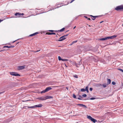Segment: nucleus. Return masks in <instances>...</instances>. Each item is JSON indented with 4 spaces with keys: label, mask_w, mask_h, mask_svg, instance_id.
Segmentation results:
<instances>
[{
    "label": "nucleus",
    "mask_w": 123,
    "mask_h": 123,
    "mask_svg": "<svg viewBox=\"0 0 123 123\" xmlns=\"http://www.w3.org/2000/svg\"><path fill=\"white\" fill-rule=\"evenodd\" d=\"M48 31L51 32H47L46 33V34L48 35H51L55 34V32H57V31L53 30H49Z\"/></svg>",
    "instance_id": "1"
},
{
    "label": "nucleus",
    "mask_w": 123,
    "mask_h": 123,
    "mask_svg": "<svg viewBox=\"0 0 123 123\" xmlns=\"http://www.w3.org/2000/svg\"><path fill=\"white\" fill-rule=\"evenodd\" d=\"M54 35H55L56 36V37H55V38H66L65 37L68 35L67 34L63 36H60L58 34H56L55 33V34H54Z\"/></svg>",
    "instance_id": "2"
},
{
    "label": "nucleus",
    "mask_w": 123,
    "mask_h": 123,
    "mask_svg": "<svg viewBox=\"0 0 123 123\" xmlns=\"http://www.w3.org/2000/svg\"><path fill=\"white\" fill-rule=\"evenodd\" d=\"M115 9L118 11H123V5L117 6L115 8Z\"/></svg>",
    "instance_id": "3"
},
{
    "label": "nucleus",
    "mask_w": 123,
    "mask_h": 123,
    "mask_svg": "<svg viewBox=\"0 0 123 123\" xmlns=\"http://www.w3.org/2000/svg\"><path fill=\"white\" fill-rule=\"evenodd\" d=\"M15 15L16 16V18H19L21 17V16H23L24 15V13H20L19 12H16L15 14Z\"/></svg>",
    "instance_id": "4"
},
{
    "label": "nucleus",
    "mask_w": 123,
    "mask_h": 123,
    "mask_svg": "<svg viewBox=\"0 0 123 123\" xmlns=\"http://www.w3.org/2000/svg\"><path fill=\"white\" fill-rule=\"evenodd\" d=\"M9 73L10 74H11L12 75H13V76H20V75L19 74L17 73L16 72H10Z\"/></svg>",
    "instance_id": "5"
},
{
    "label": "nucleus",
    "mask_w": 123,
    "mask_h": 123,
    "mask_svg": "<svg viewBox=\"0 0 123 123\" xmlns=\"http://www.w3.org/2000/svg\"><path fill=\"white\" fill-rule=\"evenodd\" d=\"M43 105L41 104H39L38 105H36L33 106H32L31 107H28L29 108H33L36 107H42Z\"/></svg>",
    "instance_id": "6"
},
{
    "label": "nucleus",
    "mask_w": 123,
    "mask_h": 123,
    "mask_svg": "<svg viewBox=\"0 0 123 123\" xmlns=\"http://www.w3.org/2000/svg\"><path fill=\"white\" fill-rule=\"evenodd\" d=\"M117 36V35H114L110 37H107L104 38H116Z\"/></svg>",
    "instance_id": "7"
},
{
    "label": "nucleus",
    "mask_w": 123,
    "mask_h": 123,
    "mask_svg": "<svg viewBox=\"0 0 123 123\" xmlns=\"http://www.w3.org/2000/svg\"><path fill=\"white\" fill-rule=\"evenodd\" d=\"M25 66H18V67L17 69L18 70H19L24 69L25 68Z\"/></svg>",
    "instance_id": "8"
},
{
    "label": "nucleus",
    "mask_w": 123,
    "mask_h": 123,
    "mask_svg": "<svg viewBox=\"0 0 123 123\" xmlns=\"http://www.w3.org/2000/svg\"><path fill=\"white\" fill-rule=\"evenodd\" d=\"M77 105H78V106H80V107H83L85 108H87L86 106V105H83V104H77Z\"/></svg>",
    "instance_id": "9"
},
{
    "label": "nucleus",
    "mask_w": 123,
    "mask_h": 123,
    "mask_svg": "<svg viewBox=\"0 0 123 123\" xmlns=\"http://www.w3.org/2000/svg\"><path fill=\"white\" fill-rule=\"evenodd\" d=\"M37 99H39V100H46L45 97H42L39 98H38Z\"/></svg>",
    "instance_id": "10"
},
{
    "label": "nucleus",
    "mask_w": 123,
    "mask_h": 123,
    "mask_svg": "<svg viewBox=\"0 0 123 123\" xmlns=\"http://www.w3.org/2000/svg\"><path fill=\"white\" fill-rule=\"evenodd\" d=\"M39 33L38 32H35L34 33H33L32 34H31L29 36V37H31L34 36H35L36 35L38 34Z\"/></svg>",
    "instance_id": "11"
},
{
    "label": "nucleus",
    "mask_w": 123,
    "mask_h": 123,
    "mask_svg": "<svg viewBox=\"0 0 123 123\" xmlns=\"http://www.w3.org/2000/svg\"><path fill=\"white\" fill-rule=\"evenodd\" d=\"M73 97L74 98L78 99L79 100H82V98H76V96L74 94H73Z\"/></svg>",
    "instance_id": "12"
},
{
    "label": "nucleus",
    "mask_w": 123,
    "mask_h": 123,
    "mask_svg": "<svg viewBox=\"0 0 123 123\" xmlns=\"http://www.w3.org/2000/svg\"><path fill=\"white\" fill-rule=\"evenodd\" d=\"M111 80L110 79H107V83L106 84L107 85H108L109 84H110L111 83Z\"/></svg>",
    "instance_id": "13"
},
{
    "label": "nucleus",
    "mask_w": 123,
    "mask_h": 123,
    "mask_svg": "<svg viewBox=\"0 0 123 123\" xmlns=\"http://www.w3.org/2000/svg\"><path fill=\"white\" fill-rule=\"evenodd\" d=\"M87 118L92 121L93 118L91 117V116L87 115Z\"/></svg>",
    "instance_id": "14"
},
{
    "label": "nucleus",
    "mask_w": 123,
    "mask_h": 123,
    "mask_svg": "<svg viewBox=\"0 0 123 123\" xmlns=\"http://www.w3.org/2000/svg\"><path fill=\"white\" fill-rule=\"evenodd\" d=\"M87 118L92 121L93 118L91 117V116L87 115Z\"/></svg>",
    "instance_id": "15"
},
{
    "label": "nucleus",
    "mask_w": 123,
    "mask_h": 123,
    "mask_svg": "<svg viewBox=\"0 0 123 123\" xmlns=\"http://www.w3.org/2000/svg\"><path fill=\"white\" fill-rule=\"evenodd\" d=\"M45 99L46 100L47 99L52 98H53V97L50 96H46L45 97Z\"/></svg>",
    "instance_id": "16"
},
{
    "label": "nucleus",
    "mask_w": 123,
    "mask_h": 123,
    "mask_svg": "<svg viewBox=\"0 0 123 123\" xmlns=\"http://www.w3.org/2000/svg\"><path fill=\"white\" fill-rule=\"evenodd\" d=\"M52 89V88L50 87H48L46 88L45 89L46 90V91L47 92L49 91V90H51Z\"/></svg>",
    "instance_id": "17"
},
{
    "label": "nucleus",
    "mask_w": 123,
    "mask_h": 123,
    "mask_svg": "<svg viewBox=\"0 0 123 123\" xmlns=\"http://www.w3.org/2000/svg\"><path fill=\"white\" fill-rule=\"evenodd\" d=\"M77 40H76V41H73L72 42V43H71L69 45H70V46H71L73 44H74V43H76L77 42Z\"/></svg>",
    "instance_id": "18"
},
{
    "label": "nucleus",
    "mask_w": 123,
    "mask_h": 123,
    "mask_svg": "<svg viewBox=\"0 0 123 123\" xmlns=\"http://www.w3.org/2000/svg\"><path fill=\"white\" fill-rule=\"evenodd\" d=\"M91 121L93 122L94 123H95L96 122H97V121L96 120L94 119L93 118Z\"/></svg>",
    "instance_id": "19"
},
{
    "label": "nucleus",
    "mask_w": 123,
    "mask_h": 123,
    "mask_svg": "<svg viewBox=\"0 0 123 123\" xmlns=\"http://www.w3.org/2000/svg\"><path fill=\"white\" fill-rule=\"evenodd\" d=\"M65 28H63L60 30H59L58 31H60V32H61L65 30Z\"/></svg>",
    "instance_id": "20"
},
{
    "label": "nucleus",
    "mask_w": 123,
    "mask_h": 123,
    "mask_svg": "<svg viewBox=\"0 0 123 123\" xmlns=\"http://www.w3.org/2000/svg\"><path fill=\"white\" fill-rule=\"evenodd\" d=\"M90 16L92 17V19L93 20H94L96 19L94 16H93L92 15H90Z\"/></svg>",
    "instance_id": "21"
},
{
    "label": "nucleus",
    "mask_w": 123,
    "mask_h": 123,
    "mask_svg": "<svg viewBox=\"0 0 123 123\" xmlns=\"http://www.w3.org/2000/svg\"><path fill=\"white\" fill-rule=\"evenodd\" d=\"M10 46H4L3 47V48H10Z\"/></svg>",
    "instance_id": "22"
},
{
    "label": "nucleus",
    "mask_w": 123,
    "mask_h": 123,
    "mask_svg": "<svg viewBox=\"0 0 123 123\" xmlns=\"http://www.w3.org/2000/svg\"><path fill=\"white\" fill-rule=\"evenodd\" d=\"M46 92H47L46 91V89H45L44 90L42 91L41 92V93H44Z\"/></svg>",
    "instance_id": "23"
},
{
    "label": "nucleus",
    "mask_w": 123,
    "mask_h": 123,
    "mask_svg": "<svg viewBox=\"0 0 123 123\" xmlns=\"http://www.w3.org/2000/svg\"><path fill=\"white\" fill-rule=\"evenodd\" d=\"M81 91L82 92H84L86 91V89L84 88H82L81 89Z\"/></svg>",
    "instance_id": "24"
},
{
    "label": "nucleus",
    "mask_w": 123,
    "mask_h": 123,
    "mask_svg": "<svg viewBox=\"0 0 123 123\" xmlns=\"http://www.w3.org/2000/svg\"><path fill=\"white\" fill-rule=\"evenodd\" d=\"M106 83L104 84H103V86L104 88L106 87Z\"/></svg>",
    "instance_id": "25"
},
{
    "label": "nucleus",
    "mask_w": 123,
    "mask_h": 123,
    "mask_svg": "<svg viewBox=\"0 0 123 123\" xmlns=\"http://www.w3.org/2000/svg\"><path fill=\"white\" fill-rule=\"evenodd\" d=\"M68 61V59H62V61Z\"/></svg>",
    "instance_id": "26"
},
{
    "label": "nucleus",
    "mask_w": 123,
    "mask_h": 123,
    "mask_svg": "<svg viewBox=\"0 0 123 123\" xmlns=\"http://www.w3.org/2000/svg\"><path fill=\"white\" fill-rule=\"evenodd\" d=\"M84 17L86 18H87V19L89 20H90L91 19L90 18H88V17L86 16H84Z\"/></svg>",
    "instance_id": "27"
},
{
    "label": "nucleus",
    "mask_w": 123,
    "mask_h": 123,
    "mask_svg": "<svg viewBox=\"0 0 123 123\" xmlns=\"http://www.w3.org/2000/svg\"><path fill=\"white\" fill-rule=\"evenodd\" d=\"M58 59L59 61H61L62 60V59L60 56H58Z\"/></svg>",
    "instance_id": "28"
},
{
    "label": "nucleus",
    "mask_w": 123,
    "mask_h": 123,
    "mask_svg": "<svg viewBox=\"0 0 123 123\" xmlns=\"http://www.w3.org/2000/svg\"><path fill=\"white\" fill-rule=\"evenodd\" d=\"M107 39H98L100 41H104L106 40Z\"/></svg>",
    "instance_id": "29"
},
{
    "label": "nucleus",
    "mask_w": 123,
    "mask_h": 123,
    "mask_svg": "<svg viewBox=\"0 0 123 123\" xmlns=\"http://www.w3.org/2000/svg\"><path fill=\"white\" fill-rule=\"evenodd\" d=\"M65 39H59L58 40H56V41H62L63 40H64Z\"/></svg>",
    "instance_id": "30"
},
{
    "label": "nucleus",
    "mask_w": 123,
    "mask_h": 123,
    "mask_svg": "<svg viewBox=\"0 0 123 123\" xmlns=\"http://www.w3.org/2000/svg\"><path fill=\"white\" fill-rule=\"evenodd\" d=\"M87 96V95L86 94H84L83 95H82V96L84 97H86Z\"/></svg>",
    "instance_id": "31"
},
{
    "label": "nucleus",
    "mask_w": 123,
    "mask_h": 123,
    "mask_svg": "<svg viewBox=\"0 0 123 123\" xmlns=\"http://www.w3.org/2000/svg\"><path fill=\"white\" fill-rule=\"evenodd\" d=\"M74 64H75V66L77 67H78L79 66H78V65L76 63H74Z\"/></svg>",
    "instance_id": "32"
},
{
    "label": "nucleus",
    "mask_w": 123,
    "mask_h": 123,
    "mask_svg": "<svg viewBox=\"0 0 123 123\" xmlns=\"http://www.w3.org/2000/svg\"><path fill=\"white\" fill-rule=\"evenodd\" d=\"M112 83L113 85H115L116 84V83L114 81L112 82Z\"/></svg>",
    "instance_id": "33"
},
{
    "label": "nucleus",
    "mask_w": 123,
    "mask_h": 123,
    "mask_svg": "<svg viewBox=\"0 0 123 123\" xmlns=\"http://www.w3.org/2000/svg\"><path fill=\"white\" fill-rule=\"evenodd\" d=\"M118 70H120V71H122V72L123 73V70L121 69H120V68L118 69Z\"/></svg>",
    "instance_id": "34"
},
{
    "label": "nucleus",
    "mask_w": 123,
    "mask_h": 123,
    "mask_svg": "<svg viewBox=\"0 0 123 123\" xmlns=\"http://www.w3.org/2000/svg\"><path fill=\"white\" fill-rule=\"evenodd\" d=\"M74 77L76 78H78V77L77 75H74Z\"/></svg>",
    "instance_id": "35"
},
{
    "label": "nucleus",
    "mask_w": 123,
    "mask_h": 123,
    "mask_svg": "<svg viewBox=\"0 0 123 123\" xmlns=\"http://www.w3.org/2000/svg\"><path fill=\"white\" fill-rule=\"evenodd\" d=\"M94 16L95 17V18H96L99 17H100V16Z\"/></svg>",
    "instance_id": "36"
},
{
    "label": "nucleus",
    "mask_w": 123,
    "mask_h": 123,
    "mask_svg": "<svg viewBox=\"0 0 123 123\" xmlns=\"http://www.w3.org/2000/svg\"><path fill=\"white\" fill-rule=\"evenodd\" d=\"M96 99L95 98L93 97V98H91L90 99L91 100H93V99Z\"/></svg>",
    "instance_id": "37"
},
{
    "label": "nucleus",
    "mask_w": 123,
    "mask_h": 123,
    "mask_svg": "<svg viewBox=\"0 0 123 123\" xmlns=\"http://www.w3.org/2000/svg\"><path fill=\"white\" fill-rule=\"evenodd\" d=\"M28 107V106H26L24 107H23V108L24 109H26V107H27L28 108H29V107Z\"/></svg>",
    "instance_id": "38"
},
{
    "label": "nucleus",
    "mask_w": 123,
    "mask_h": 123,
    "mask_svg": "<svg viewBox=\"0 0 123 123\" xmlns=\"http://www.w3.org/2000/svg\"><path fill=\"white\" fill-rule=\"evenodd\" d=\"M88 87L87 86L86 87V89H85L86 90H88Z\"/></svg>",
    "instance_id": "39"
},
{
    "label": "nucleus",
    "mask_w": 123,
    "mask_h": 123,
    "mask_svg": "<svg viewBox=\"0 0 123 123\" xmlns=\"http://www.w3.org/2000/svg\"><path fill=\"white\" fill-rule=\"evenodd\" d=\"M93 89V88H92L91 87L90 88L89 90L90 91H92Z\"/></svg>",
    "instance_id": "40"
},
{
    "label": "nucleus",
    "mask_w": 123,
    "mask_h": 123,
    "mask_svg": "<svg viewBox=\"0 0 123 123\" xmlns=\"http://www.w3.org/2000/svg\"><path fill=\"white\" fill-rule=\"evenodd\" d=\"M14 46H10V48H13L14 47Z\"/></svg>",
    "instance_id": "41"
},
{
    "label": "nucleus",
    "mask_w": 123,
    "mask_h": 123,
    "mask_svg": "<svg viewBox=\"0 0 123 123\" xmlns=\"http://www.w3.org/2000/svg\"><path fill=\"white\" fill-rule=\"evenodd\" d=\"M98 86H102V85L101 84H99L98 85Z\"/></svg>",
    "instance_id": "42"
},
{
    "label": "nucleus",
    "mask_w": 123,
    "mask_h": 123,
    "mask_svg": "<svg viewBox=\"0 0 123 123\" xmlns=\"http://www.w3.org/2000/svg\"><path fill=\"white\" fill-rule=\"evenodd\" d=\"M79 96L80 97L79 98H82V96H81L80 95H79Z\"/></svg>",
    "instance_id": "43"
},
{
    "label": "nucleus",
    "mask_w": 123,
    "mask_h": 123,
    "mask_svg": "<svg viewBox=\"0 0 123 123\" xmlns=\"http://www.w3.org/2000/svg\"><path fill=\"white\" fill-rule=\"evenodd\" d=\"M40 49L39 50H37V51H35V52H38V51H40Z\"/></svg>",
    "instance_id": "44"
},
{
    "label": "nucleus",
    "mask_w": 123,
    "mask_h": 123,
    "mask_svg": "<svg viewBox=\"0 0 123 123\" xmlns=\"http://www.w3.org/2000/svg\"><path fill=\"white\" fill-rule=\"evenodd\" d=\"M17 40H16L15 41H14L12 42V43H14L15 42H16V41H17Z\"/></svg>",
    "instance_id": "45"
},
{
    "label": "nucleus",
    "mask_w": 123,
    "mask_h": 123,
    "mask_svg": "<svg viewBox=\"0 0 123 123\" xmlns=\"http://www.w3.org/2000/svg\"><path fill=\"white\" fill-rule=\"evenodd\" d=\"M86 92H89V91H88V90H86Z\"/></svg>",
    "instance_id": "46"
},
{
    "label": "nucleus",
    "mask_w": 123,
    "mask_h": 123,
    "mask_svg": "<svg viewBox=\"0 0 123 123\" xmlns=\"http://www.w3.org/2000/svg\"><path fill=\"white\" fill-rule=\"evenodd\" d=\"M87 25H88L89 27H90V26H91V25H88V24H87Z\"/></svg>",
    "instance_id": "47"
},
{
    "label": "nucleus",
    "mask_w": 123,
    "mask_h": 123,
    "mask_svg": "<svg viewBox=\"0 0 123 123\" xmlns=\"http://www.w3.org/2000/svg\"><path fill=\"white\" fill-rule=\"evenodd\" d=\"M7 50V49H4L3 50Z\"/></svg>",
    "instance_id": "48"
},
{
    "label": "nucleus",
    "mask_w": 123,
    "mask_h": 123,
    "mask_svg": "<svg viewBox=\"0 0 123 123\" xmlns=\"http://www.w3.org/2000/svg\"><path fill=\"white\" fill-rule=\"evenodd\" d=\"M66 89L67 90H68V87H66Z\"/></svg>",
    "instance_id": "49"
},
{
    "label": "nucleus",
    "mask_w": 123,
    "mask_h": 123,
    "mask_svg": "<svg viewBox=\"0 0 123 123\" xmlns=\"http://www.w3.org/2000/svg\"><path fill=\"white\" fill-rule=\"evenodd\" d=\"M76 27V26H75L74 28H73V29H74Z\"/></svg>",
    "instance_id": "50"
},
{
    "label": "nucleus",
    "mask_w": 123,
    "mask_h": 123,
    "mask_svg": "<svg viewBox=\"0 0 123 123\" xmlns=\"http://www.w3.org/2000/svg\"><path fill=\"white\" fill-rule=\"evenodd\" d=\"M103 22V21H101V22H100V23H102Z\"/></svg>",
    "instance_id": "51"
},
{
    "label": "nucleus",
    "mask_w": 123,
    "mask_h": 123,
    "mask_svg": "<svg viewBox=\"0 0 123 123\" xmlns=\"http://www.w3.org/2000/svg\"><path fill=\"white\" fill-rule=\"evenodd\" d=\"M19 42H18V43H16V44H18V43H19Z\"/></svg>",
    "instance_id": "52"
},
{
    "label": "nucleus",
    "mask_w": 123,
    "mask_h": 123,
    "mask_svg": "<svg viewBox=\"0 0 123 123\" xmlns=\"http://www.w3.org/2000/svg\"><path fill=\"white\" fill-rule=\"evenodd\" d=\"M1 20H0V23L1 22Z\"/></svg>",
    "instance_id": "53"
},
{
    "label": "nucleus",
    "mask_w": 123,
    "mask_h": 123,
    "mask_svg": "<svg viewBox=\"0 0 123 123\" xmlns=\"http://www.w3.org/2000/svg\"><path fill=\"white\" fill-rule=\"evenodd\" d=\"M8 44H9V45H10V43H8Z\"/></svg>",
    "instance_id": "54"
},
{
    "label": "nucleus",
    "mask_w": 123,
    "mask_h": 123,
    "mask_svg": "<svg viewBox=\"0 0 123 123\" xmlns=\"http://www.w3.org/2000/svg\"><path fill=\"white\" fill-rule=\"evenodd\" d=\"M54 36H55V37H56V36L55 35Z\"/></svg>",
    "instance_id": "55"
},
{
    "label": "nucleus",
    "mask_w": 123,
    "mask_h": 123,
    "mask_svg": "<svg viewBox=\"0 0 123 123\" xmlns=\"http://www.w3.org/2000/svg\"><path fill=\"white\" fill-rule=\"evenodd\" d=\"M89 99V98H87V99Z\"/></svg>",
    "instance_id": "56"
},
{
    "label": "nucleus",
    "mask_w": 123,
    "mask_h": 123,
    "mask_svg": "<svg viewBox=\"0 0 123 123\" xmlns=\"http://www.w3.org/2000/svg\"><path fill=\"white\" fill-rule=\"evenodd\" d=\"M3 44V45H6V44Z\"/></svg>",
    "instance_id": "57"
},
{
    "label": "nucleus",
    "mask_w": 123,
    "mask_h": 123,
    "mask_svg": "<svg viewBox=\"0 0 123 123\" xmlns=\"http://www.w3.org/2000/svg\"><path fill=\"white\" fill-rule=\"evenodd\" d=\"M65 65L66 66V67H67V66H66V64H65Z\"/></svg>",
    "instance_id": "58"
},
{
    "label": "nucleus",
    "mask_w": 123,
    "mask_h": 123,
    "mask_svg": "<svg viewBox=\"0 0 123 123\" xmlns=\"http://www.w3.org/2000/svg\"><path fill=\"white\" fill-rule=\"evenodd\" d=\"M122 26H123V24L122 25Z\"/></svg>",
    "instance_id": "59"
},
{
    "label": "nucleus",
    "mask_w": 123,
    "mask_h": 123,
    "mask_svg": "<svg viewBox=\"0 0 123 123\" xmlns=\"http://www.w3.org/2000/svg\"><path fill=\"white\" fill-rule=\"evenodd\" d=\"M1 93H0V94Z\"/></svg>",
    "instance_id": "60"
}]
</instances>
